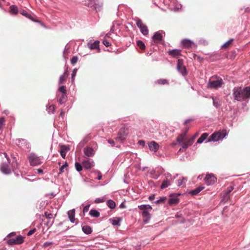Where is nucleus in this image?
<instances>
[{
	"instance_id": "nucleus-45",
	"label": "nucleus",
	"mask_w": 250,
	"mask_h": 250,
	"mask_svg": "<svg viewBox=\"0 0 250 250\" xmlns=\"http://www.w3.org/2000/svg\"><path fill=\"white\" fill-rule=\"evenodd\" d=\"M178 71L183 76H186L188 74V71L186 67H180V70Z\"/></svg>"
},
{
	"instance_id": "nucleus-17",
	"label": "nucleus",
	"mask_w": 250,
	"mask_h": 250,
	"mask_svg": "<svg viewBox=\"0 0 250 250\" xmlns=\"http://www.w3.org/2000/svg\"><path fill=\"white\" fill-rule=\"evenodd\" d=\"M0 169L1 172L4 174L7 175L11 173V170L9 168V166L6 163H2L1 165Z\"/></svg>"
},
{
	"instance_id": "nucleus-49",
	"label": "nucleus",
	"mask_w": 250,
	"mask_h": 250,
	"mask_svg": "<svg viewBox=\"0 0 250 250\" xmlns=\"http://www.w3.org/2000/svg\"><path fill=\"white\" fill-rule=\"evenodd\" d=\"M77 71H78V69L77 68H75L73 70L72 74H71V78L72 82L74 81L75 77L76 75Z\"/></svg>"
},
{
	"instance_id": "nucleus-47",
	"label": "nucleus",
	"mask_w": 250,
	"mask_h": 250,
	"mask_svg": "<svg viewBox=\"0 0 250 250\" xmlns=\"http://www.w3.org/2000/svg\"><path fill=\"white\" fill-rule=\"evenodd\" d=\"M58 91L62 93V94H66V87L64 85H61L58 88Z\"/></svg>"
},
{
	"instance_id": "nucleus-12",
	"label": "nucleus",
	"mask_w": 250,
	"mask_h": 250,
	"mask_svg": "<svg viewBox=\"0 0 250 250\" xmlns=\"http://www.w3.org/2000/svg\"><path fill=\"white\" fill-rule=\"evenodd\" d=\"M147 145L149 150L151 152H156L160 148V145L159 144L154 141L149 142Z\"/></svg>"
},
{
	"instance_id": "nucleus-31",
	"label": "nucleus",
	"mask_w": 250,
	"mask_h": 250,
	"mask_svg": "<svg viewBox=\"0 0 250 250\" xmlns=\"http://www.w3.org/2000/svg\"><path fill=\"white\" fill-rule=\"evenodd\" d=\"M82 230L86 234H91L92 232V228L88 225L82 226Z\"/></svg>"
},
{
	"instance_id": "nucleus-40",
	"label": "nucleus",
	"mask_w": 250,
	"mask_h": 250,
	"mask_svg": "<svg viewBox=\"0 0 250 250\" xmlns=\"http://www.w3.org/2000/svg\"><path fill=\"white\" fill-rule=\"evenodd\" d=\"M46 110L49 114L54 113L55 111L54 105L53 104L46 105Z\"/></svg>"
},
{
	"instance_id": "nucleus-27",
	"label": "nucleus",
	"mask_w": 250,
	"mask_h": 250,
	"mask_svg": "<svg viewBox=\"0 0 250 250\" xmlns=\"http://www.w3.org/2000/svg\"><path fill=\"white\" fill-rule=\"evenodd\" d=\"M219 141V139L218 137V134L215 132L212 133L210 137L208 139L207 141H206V143H209L210 142H217Z\"/></svg>"
},
{
	"instance_id": "nucleus-58",
	"label": "nucleus",
	"mask_w": 250,
	"mask_h": 250,
	"mask_svg": "<svg viewBox=\"0 0 250 250\" xmlns=\"http://www.w3.org/2000/svg\"><path fill=\"white\" fill-rule=\"evenodd\" d=\"M24 142V143H26V140L25 139H18L16 140V144L17 146H20V143L21 142Z\"/></svg>"
},
{
	"instance_id": "nucleus-41",
	"label": "nucleus",
	"mask_w": 250,
	"mask_h": 250,
	"mask_svg": "<svg viewBox=\"0 0 250 250\" xmlns=\"http://www.w3.org/2000/svg\"><path fill=\"white\" fill-rule=\"evenodd\" d=\"M170 185V184L168 180L167 179H166L163 182L162 184L161 185L160 188L161 189H164V188H167Z\"/></svg>"
},
{
	"instance_id": "nucleus-14",
	"label": "nucleus",
	"mask_w": 250,
	"mask_h": 250,
	"mask_svg": "<svg viewBox=\"0 0 250 250\" xmlns=\"http://www.w3.org/2000/svg\"><path fill=\"white\" fill-rule=\"evenodd\" d=\"M181 44L184 48H189L195 44V43L191 40L185 39L182 40Z\"/></svg>"
},
{
	"instance_id": "nucleus-9",
	"label": "nucleus",
	"mask_w": 250,
	"mask_h": 250,
	"mask_svg": "<svg viewBox=\"0 0 250 250\" xmlns=\"http://www.w3.org/2000/svg\"><path fill=\"white\" fill-rule=\"evenodd\" d=\"M163 34L165 35V32L163 30H159L155 32L152 37L153 41L151 42V45H154L155 43H157V41H162Z\"/></svg>"
},
{
	"instance_id": "nucleus-53",
	"label": "nucleus",
	"mask_w": 250,
	"mask_h": 250,
	"mask_svg": "<svg viewBox=\"0 0 250 250\" xmlns=\"http://www.w3.org/2000/svg\"><path fill=\"white\" fill-rule=\"evenodd\" d=\"M104 198H103V197H102V198H97L95 200L94 202H95V203L98 204V203H103V202H104Z\"/></svg>"
},
{
	"instance_id": "nucleus-23",
	"label": "nucleus",
	"mask_w": 250,
	"mask_h": 250,
	"mask_svg": "<svg viewBox=\"0 0 250 250\" xmlns=\"http://www.w3.org/2000/svg\"><path fill=\"white\" fill-rule=\"evenodd\" d=\"M216 132L218 134L219 141L223 139L228 134L227 130L225 129L219 130Z\"/></svg>"
},
{
	"instance_id": "nucleus-5",
	"label": "nucleus",
	"mask_w": 250,
	"mask_h": 250,
	"mask_svg": "<svg viewBox=\"0 0 250 250\" xmlns=\"http://www.w3.org/2000/svg\"><path fill=\"white\" fill-rule=\"evenodd\" d=\"M217 78L216 80L209 81L208 86L210 88H217L221 87L223 83V81L221 78L215 76Z\"/></svg>"
},
{
	"instance_id": "nucleus-10",
	"label": "nucleus",
	"mask_w": 250,
	"mask_h": 250,
	"mask_svg": "<svg viewBox=\"0 0 250 250\" xmlns=\"http://www.w3.org/2000/svg\"><path fill=\"white\" fill-rule=\"evenodd\" d=\"M5 157L6 158L8 163L10 164L13 170L17 169L18 168V163L17 162L16 157L14 156V155H11V159H10L8 157L7 154L4 153Z\"/></svg>"
},
{
	"instance_id": "nucleus-50",
	"label": "nucleus",
	"mask_w": 250,
	"mask_h": 250,
	"mask_svg": "<svg viewBox=\"0 0 250 250\" xmlns=\"http://www.w3.org/2000/svg\"><path fill=\"white\" fill-rule=\"evenodd\" d=\"M78 56H73L71 59V63L72 64V65H74L78 61Z\"/></svg>"
},
{
	"instance_id": "nucleus-16",
	"label": "nucleus",
	"mask_w": 250,
	"mask_h": 250,
	"mask_svg": "<svg viewBox=\"0 0 250 250\" xmlns=\"http://www.w3.org/2000/svg\"><path fill=\"white\" fill-rule=\"evenodd\" d=\"M142 215L143 217V221L144 224H146L148 223L151 219L150 214L148 212L142 211Z\"/></svg>"
},
{
	"instance_id": "nucleus-22",
	"label": "nucleus",
	"mask_w": 250,
	"mask_h": 250,
	"mask_svg": "<svg viewBox=\"0 0 250 250\" xmlns=\"http://www.w3.org/2000/svg\"><path fill=\"white\" fill-rule=\"evenodd\" d=\"M67 215L70 221L74 223L75 221V209H72L67 211Z\"/></svg>"
},
{
	"instance_id": "nucleus-13",
	"label": "nucleus",
	"mask_w": 250,
	"mask_h": 250,
	"mask_svg": "<svg viewBox=\"0 0 250 250\" xmlns=\"http://www.w3.org/2000/svg\"><path fill=\"white\" fill-rule=\"evenodd\" d=\"M83 153L85 156L91 157L95 155V152L91 147L86 146L83 149Z\"/></svg>"
},
{
	"instance_id": "nucleus-15",
	"label": "nucleus",
	"mask_w": 250,
	"mask_h": 250,
	"mask_svg": "<svg viewBox=\"0 0 250 250\" xmlns=\"http://www.w3.org/2000/svg\"><path fill=\"white\" fill-rule=\"evenodd\" d=\"M169 197L168 204L169 206H175L179 203L180 199L178 197L175 196H169Z\"/></svg>"
},
{
	"instance_id": "nucleus-2",
	"label": "nucleus",
	"mask_w": 250,
	"mask_h": 250,
	"mask_svg": "<svg viewBox=\"0 0 250 250\" xmlns=\"http://www.w3.org/2000/svg\"><path fill=\"white\" fill-rule=\"evenodd\" d=\"M86 4L88 7L95 10L96 12L100 11L102 9V3L99 1V0H87Z\"/></svg>"
},
{
	"instance_id": "nucleus-6",
	"label": "nucleus",
	"mask_w": 250,
	"mask_h": 250,
	"mask_svg": "<svg viewBox=\"0 0 250 250\" xmlns=\"http://www.w3.org/2000/svg\"><path fill=\"white\" fill-rule=\"evenodd\" d=\"M136 24L138 28L140 29L141 33L145 36H146L148 33V30L147 26L143 24L142 20L140 19H137L136 20Z\"/></svg>"
},
{
	"instance_id": "nucleus-39",
	"label": "nucleus",
	"mask_w": 250,
	"mask_h": 250,
	"mask_svg": "<svg viewBox=\"0 0 250 250\" xmlns=\"http://www.w3.org/2000/svg\"><path fill=\"white\" fill-rule=\"evenodd\" d=\"M233 40H234L233 39H230L228 41L225 42L224 44H223L222 45L221 48H228L230 44L232 42Z\"/></svg>"
},
{
	"instance_id": "nucleus-60",
	"label": "nucleus",
	"mask_w": 250,
	"mask_h": 250,
	"mask_svg": "<svg viewBox=\"0 0 250 250\" xmlns=\"http://www.w3.org/2000/svg\"><path fill=\"white\" fill-rule=\"evenodd\" d=\"M103 43L106 47H109L111 45V43L106 40H104Z\"/></svg>"
},
{
	"instance_id": "nucleus-38",
	"label": "nucleus",
	"mask_w": 250,
	"mask_h": 250,
	"mask_svg": "<svg viewBox=\"0 0 250 250\" xmlns=\"http://www.w3.org/2000/svg\"><path fill=\"white\" fill-rule=\"evenodd\" d=\"M184 64V61L182 59H179L177 61V71L180 70V67H186L183 65Z\"/></svg>"
},
{
	"instance_id": "nucleus-29",
	"label": "nucleus",
	"mask_w": 250,
	"mask_h": 250,
	"mask_svg": "<svg viewBox=\"0 0 250 250\" xmlns=\"http://www.w3.org/2000/svg\"><path fill=\"white\" fill-rule=\"evenodd\" d=\"M9 8V13L12 15H16L20 12L18 6L16 5H11Z\"/></svg>"
},
{
	"instance_id": "nucleus-32",
	"label": "nucleus",
	"mask_w": 250,
	"mask_h": 250,
	"mask_svg": "<svg viewBox=\"0 0 250 250\" xmlns=\"http://www.w3.org/2000/svg\"><path fill=\"white\" fill-rule=\"evenodd\" d=\"M208 134L207 133H203L201 136L198 138L196 143L200 144L202 143L205 140L207 139Z\"/></svg>"
},
{
	"instance_id": "nucleus-36",
	"label": "nucleus",
	"mask_w": 250,
	"mask_h": 250,
	"mask_svg": "<svg viewBox=\"0 0 250 250\" xmlns=\"http://www.w3.org/2000/svg\"><path fill=\"white\" fill-rule=\"evenodd\" d=\"M213 105L216 108H218L221 105V102L217 97H212Z\"/></svg>"
},
{
	"instance_id": "nucleus-7",
	"label": "nucleus",
	"mask_w": 250,
	"mask_h": 250,
	"mask_svg": "<svg viewBox=\"0 0 250 250\" xmlns=\"http://www.w3.org/2000/svg\"><path fill=\"white\" fill-rule=\"evenodd\" d=\"M30 164L32 166H37L41 164L40 158L34 153H31L28 157Z\"/></svg>"
},
{
	"instance_id": "nucleus-26",
	"label": "nucleus",
	"mask_w": 250,
	"mask_h": 250,
	"mask_svg": "<svg viewBox=\"0 0 250 250\" xmlns=\"http://www.w3.org/2000/svg\"><path fill=\"white\" fill-rule=\"evenodd\" d=\"M194 137L191 139H189L188 141L183 142L181 144V146H182V148L186 149L187 148H188L189 146H191L194 142Z\"/></svg>"
},
{
	"instance_id": "nucleus-43",
	"label": "nucleus",
	"mask_w": 250,
	"mask_h": 250,
	"mask_svg": "<svg viewBox=\"0 0 250 250\" xmlns=\"http://www.w3.org/2000/svg\"><path fill=\"white\" fill-rule=\"evenodd\" d=\"M198 44L200 45H202L203 46H207L208 43L206 40L203 38H200L198 40Z\"/></svg>"
},
{
	"instance_id": "nucleus-61",
	"label": "nucleus",
	"mask_w": 250,
	"mask_h": 250,
	"mask_svg": "<svg viewBox=\"0 0 250 250\" xmlns=\"http://www.w3.org/2000/svg\"><path fill=\"white\" fill-rule=\"evenodd\" d=\"M67 44L65 46V48H64V51L63 52V55H68V53H69V48H67Z\"/></svg>"
},
{
	"instance_id": "nucleus-25",
	"label": "nucleus",
	"mask_w": 250,
	"mask_h": 250,
	"mask_svg": "<svg viewBox=\"0 0 250 250\" xmlns=\"http://www.w3.org/2000/svg\"><path fill=\"white\" fill-rule=\"evenodd\" d=\"M205 188L204 186H199L195 189L192 190L188 192V193L192 196H195L197 195L200 191Z\"/></svg>"
},
{
	"instance_id": "nucleus-21",
	"label": "nucleus",
	"mask_w": 250,
	"mask_h": 250,
	"mask_svg": "<svg viewBox=\"0 0 250 250\" xmlns=\"http://www.w3.org/2000/svg\"><path fill=\"white\" fill-rule=\"evenodd\" d=\"M58 102L60 104H62L66 101L67 97L66 94H61V95L57 94Z\"/></svg>"
},
{
	"instance_id": "nucleus-63",
	"label": "nucleus",
	"mask_w": 250,
	"mask_h": 250,
	"mask_svg": "<svg viewBox=\"0 0 250 250\" xmlns=\"http://www.w3.org/2000/svg\"><path fill=\"white\" fill-rule=\"evenodd\" d=\"M192 121H193V118H189V119H187V120H186L184 123V125H187L189 123L192 122Z\"/></svg>"
},
{
	"instance_id": "nucleus-64",
	"label": "nucleus",
	"mask_w": 250,
	"mask_h": 250,
	"mask_svg": "<svg viewBox=\"0 0 250 250\" xmlns=\"http://www.w3.org/2000/svg\"><path fill=\"white\" fill-rule=\"evenodd\" d=\"M108 143L110 144L112 146H115V141L111 139H109L107 140Z\"/></svg>"
},
{
	"instance_id": "nucleus-44",
	"label": "nucleus",
	"mask_w": 250,
	"mask_h": 250,
	"mask_svg": "<svg viewBox=\"0 0 250 250\" xmlns=\"http://www.w3.org/2000/svg\"><path fill=\"white\" fill-rule=\"evenodd\" d=\"M137 44L140 47V48L142 50H144L146 48V45H145V43L141 40H138L137 42Z\"/></svg>"
},
{
	"instance_id": "nucleus-24",
	"label": "nucleus",
	"mask_w": 250,
	"mask_h": 250,
	"mask_svg": "<svg viewBox=\"0 0 250 250\" xmlns=\"http://www.w3.org/2000/svg\"><path fill=\"white\" fill-rule=\"evenodd\" d=\"M122 218L119 217H113L109 219L110 222L113 226H119L121 225Z\"/></svg>"
},
{
	"instance_id": "nucleus-4",
	"label": "nucleus",
	"mask_w": 250,
	"mask_h": 250,
	"mask_svg": "<svg viewBox=\"0 0 250 250\" xmlns=\"http://www.w3.org/2000/svg\"><path fill=\"white\" fill-rule=\"evenodd\" d=\"M24 237L21 235L17 236L15 238H11L7 240V244L9 246L14 245H19L22 244L23 241Z\"/></svg>"
},
{
	"instance_id": "nucleus-57",
	"label": "nucleus",
	"mask_w": 250,
	"mask_h": 250,
	"mask_svg": "<svg viewBox=\"0 0 250 250\" xmlns=\"http://www.w3.org/2000/svg\"><path fill=\"white\" fill-rule=\"evenodd\" d=\"M44 216L48 219H50L53 218V214H52L51 213H48L47 212H44Z\"/></svg>"
},
{
	"instance_id": "nucleus-20",
	"label": "nucleus",
	"mask_w": 250,
	"mask_h": 250,
	"mask_svg": "<svg viewBox=\"0 0 250 250\" xmlns=\"http://www.w3.org/2000/svg\"><path fill=\"white\" fill-rule=\"evenodd\" d=\"M70 149L69 147L64 145H62L61 146V150L60 153L62 158L64 159L66 156V151H68Z\"/></svg>"
},
{
	"instance_id": "nucleus-62",
	"label": "nucleus",
	"mask_w": 250,
	"mask_h": 250,
	"mask_svg": "<svg viewBox=\"0 0 250 250\" xmlns=\"http://www.w3.org/2000/svg\"><path fill=\"white\" fill-rule=\"evenodd\" d=\"M36 230V229L35 228H34L32 229H30L27 233V235L30 236L33 234Z\"/></svg>"
},
{
	"instance_id": "nucleus-34",
	"label": "nucleus",
	"mask_w": 250,
	"mask_h": 250,
	"mask_svg": "<svg viewBox=\"0 0 250 250\" xmlns=\"http://www.w3.org/2000/svg\"><path fill=\"white\" fill-rule=\"evenodd\" d=\"M155 84L158 85H165L168 84V81L167 79H158L154 82Z\"/></svg>"
},
{
	"instance_id": "nucleus-51",
	"label": "nucleus",
	"mask_w": 250,
	"mask_h": 250,
	"mask_svg": "<svg viewBox=\"0 0 250 250\" xmlns=\"http://www.w3.org/2000/svg\"><path fill=\"white\" fill-rule=\"evenodd\" d=\"M66 81L65 76H64V75H62L60 76L59 79V84H61L63 82H65Z\"/></svg>"
},
{
	"instance_id": "nucleus-56",
	"label": "nucleus",
	"mask_w": 250,
	"mask_h": 250,
	"mask_svg": "<svg viewBox=\"0 0 250 250\" xmlns=\"http://www.w3.org/2000/svg\"><path fill=\"white\" fill-rule=\"evenodd\" d=\"M186 180L185 178H183V179H178L177 181V185L179 187L183 185V181Z\"/></svg>"
},
{
	"instance_id": "nucleus-46",
	"label": "nucleus",
	"mask_w": 250,
	"mask_h": 250,
	"mask_svg": "<svg viewBox=\"0 0 250 250\" xmlns=\"http://www.w3.org/2000/svg\"><path fill=\"white\" fill-rule=\"evenodd\" d=\"M167 198L166 196H162L159 199L154 201V203L156 204H159L161 203L164 202L167 200Z\"/></svg>"
},
{
	"instance_id": "nucleus-18",
	"label": "nucleus",
	"mask_w": 250,
	"mask_h": 250,
	"mask_svg": "<svg viewBox=\"0 0 250 250\" xmlns=\"http://www.w3.org/2000/svg\"><path fill=\"white\" fill-rule=\"evenodd\" d=\"M83 167L86 169H91L94 165L93 161L84 160L82 163Z\"/></svg>"
},
{
	"instance_id": "nucleus-37",
	"label": "nucleus",
	"mask_w": 250,
	"mask_h": 250,
	"mask_svg": "<svg viewBox=\"0 0 250 250\" xmlns=\"http://www.w3.org/2000/svg\"><path fill=\"white\" fill-rule=\"evenodd\" d=\"M186 137V133H182L176 138V142L179 144H182Z\"/></svg>"
},
{
	"instance_id": "nucleus-3",
	"label": "nucleus",
	"mask_w": 250,
	"mask_h": 250,
	"mask_svg": "<svg viewBox=\"0 0 250 250\" xmlns=\"http://www.w3.org/2000/svg\"><path fill=\"white\" fill-rule=\"evenodd\" d=\"M128 133V130L126 128L122 127L119 131L117 136L115 138L116 141L122 143L125 140Z\"/></svg>"
},
{
	"instance_id": "nucleus-59",
	"label": "nucleus",
	"mask_w": 250,
	"mask_h": 250,
	"mask_svg": "<svg viewBox=\"0 0 250 250\" xmlns=\"http://www.w3.org/2000/svg\"><path fill=\"white\" fill-rule=\"evenodd\" d=\"M90 204H88V205H87L86 206H85L83 208V213L84 214L85 213L87 212L88 210H89V207H90Z\"/></svg>"
},
{
	"instance_id": "nucleus-8",
	"label": "nucleus",
	"mask_w": 250,
	"mask_h": 250,
	"mask_svg": "<svg viewBox=\"0 0 250 250\" xmlns=\"http://www.w3.org/2000/svg\"><path fill=\"white\" fill-rule=\"evenodd\" d=\"M20 13L22 15L25 16L28 19L30 20L31 21L35 22H38L40 23L42 27L46 28L45 25L41 21L35 19L31 14H29L25 10L22 9L21 10H20Z\"/></svg>"
},
{
	"instance_id": "nucleus-1",
	"label": "nucleus",
	"mask_w": 250,
	"mask_h": 250,
	"mask_svg": "<svg viewBox=\"0 0 250 250\" xmlns=\"http://www.w3.org/2000/svg\"><path fill=\"white\" fill-rule=\"evenodd\" d=\"M234 100L243 101L250 99V86L242 89L241 86H235L232 89Z\"/></svg>"
},
{
	"instance_id": "nucleus-48",
	"label": "nucleus",
	"mask_w": 250,
	"mask_h": 250,
	"mask_svg": "<svg viewBox=\"0 0 250 250\" xmlns=\"http://www.w3.org/2000/svg\"><path fill=\"white\" fill-rule=\"evenodd\" d=\"M68 164L67 162H65L62 166L60 167L59 174L62 173L64 171V169L68 167Z\"/></svg>"
},
{
	"instance_id": "nucleus-33",
	"label": "nucleus",
	"mask_w": 250,
	"mask_h": 250,
	"mask_svg": "<svg viewBox=\"0 0 250 250\" xmlns=\"http://www.w3.org/2000/svg\"><path fill=\"white\" fill-rule=\"evenodd\" d=\"M89 215L91 217L97 218L100 216V212L96 209H91L89 211Z\"/></svg>"
},
{
	"instance_id": "nucleus-52",
	"label": "nucleus",
	"mask_w": 250,
	"mask_h": 250,
	"mask_svg": "<svg viewBox=\"0 0 250 250\" xmlns=\"http://www.w3.org/2000/svg\"><path fill=\"white\" fill-rule=\"evenodd\" d=\"M115 23H116V21H114L113 22V25L112 26V27H111L110 29V31L109 33H108L107 34H106V36H109V35H110L111 33H113L114 32V27H115Z\"/></svg>"
},
{
	"instance_id": "nucleus-55",
	"label": "nucleus",
	"mask_w": 250,
	"mask_h": 250,
	"mask_svg": "<svg viewBox=\"0 0 250 250\" xmlns=\"http://www.w3.org/2000/svg\"><path fill=\"white\" fill-rule=\"evenodd\" d=\"M145 209L144 211H146V212H148V210H151L152 209V207L151 205L148 204H145Z\"/></svg>"
},
{
	"instance_id": "nucleus-28",
	"label": "nucleus",
	"mask_w": 250,
	"mask_h": 250,
	"mask_svg": "<svg viewBox=\"0 0 250 250\" xmlns=\"http://www.w3.org/2000/svg\"><path fill=\"white\" fill-rule=\"evenodd\" d=\"M99 43H100V42L99 41H95V42H92L91 43L88 42L87 44V45H88V47L91 50L95 49H97V48L100 49Z\"/></svg>"
},
{
	"instance_id": "nucleus-35",
	"label": "nucleus",
	"mask_w": 250,
	"mask_h": 250,
	"mask_svg": "<svg viewBox=\"0 0 250 250\" xmlns=\"http://www.w3.org/2000/svg\"><path fill=\"white\" fill-rule=\"evenodd\" d=\"M106 203L108 208H109L111 209H113L116 207L115 202L111 199H109L107 200Z\"/></svg>"
},
{
	"instance_id": "nucleus-11",
	"label": "nucleus",
	"mask_w": 250,
	"mask_h": 250,
	"mask_svg": "<svg viewBox=\"0 0 250 250\" xmlns=\"http://www.w3.org/2000/svg\"><path fill=\"white\" fill-rule=\"evenodd\" d=\"M207 185H213L217 181L216 178L212 174H207L204 179Z\"/></svg>"
},
{
	"instance_id": "nucleus-42",
	"label": "nucleus",
	"mask_w": 250,
	"mask_h": 250,
	"mask_svg": "<svg viewBox=\"0 0 250 250\" xmlns=\"http://www.w3.org/2000/svg\"><path fill=\"white\" fill-rule=\"evenodd\" d=\"M75 166L76 170L78 172L81 171L83 170V164H81L80 163L77 162L75 163Z\"/></svg>"
},
{
	"instance_id": "nucleus-30",
	"label": "nucleus",
	"mask_w": 250,
	"mask_h": 250,
	"mask_svg": "<svg viewBox=\"0 0 250 250\" xmlns=\"http://www.w3.org/2000/svg\"><path fill=\"white\" fill-rule=\"evenodd\" d=\"M234 187L232 186H229L228 187L227 191L224 193L223 195V198L224 199L228 200L229 198V194L233 190Z\"/></svg>"
},
{
	"instance_id": "nucleus-54",
	"label": "nucleus",
	"mask_w": 250,
	"mask_h": 250,
	"mask_svg": "<svg viewBox=\"0 0 250 250\" xmlns=\"http://www.w3.org/2000/svg\"><path fill=\"white\" fill-rule=\"evenodd\" d=\"M5 119L3 117H0V129H1L4 125Z\"/></svg>"
},
{
	"instance_id": "nucleus-19",
	"label": "nucleus",
	"mask_w": 250,
	"mask_h": 250,
	"mask_svg": "<svg viewBox=\"0 0 250 250\" xmlns=\"http://www.w3.org/2000/svg\"><path fill=\"white\" fill-rule=\"evenodd\" d=\"M167 53L169 55L173 58L181 55V50L180 49H174L170 50L167 52Z\"/></svg>"
}]
</instances>
